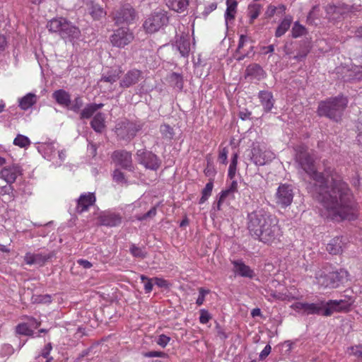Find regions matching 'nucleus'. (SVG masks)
<instances>
[{"mask_svg":"<svg viewBox=\"0 0 362 362\" xmlns=\"http://www.w3.org/2000/svg\"><path fill=\"white\" fill-rule=\"evenodd\" d=\"M258 98L265 112H269L274 107L275 100L272 92L261 90L258 93Z\"/></svg>","mask_w":362,"mask_h":362,"instance_id":"6ab92c4d","label":"nucleus"},{"mask_svg":"<svg viewBox=\"0 0 362 362\" xmlns=\"http://www.w3.org/2000/svg\"><path fill=\"white\" fill-rule=\"evenodd\" d=\"M347 104L348 100L343 95L329 98L319 103L317 113L320 117H325L338 122L341 120Z\"/></svg>","mask_w":362,"mask_h":362,"instance_id":"7ed1b4c3","label":"nucleus"},{"mask_svg":"<svg viewBox=\"0 0 362 362\" xmlns=\"http://www.w3.org/2000/svg\"><path fill=\"white\" fill-rule=\"evenodd\" d=\"M22 173V169L20 165L13 164L6 166L0 171V178L5 180L8 184L13 183L17 177Z\"/></svg>","mask_w":362,"mask_h":362,"instance_id":"dca6fc26","label":"nucleus"},{"mask_svg":"<svg viewBox=\"0 0 362 362\" xmlns=\"http://www.w3.org/2000/svg\"><path fill=\"white\" fill-rule=\"evenodd\" d=\"M209 291H206L204 290V288H200L199 290V296L197 299V301H196V303L198 305H201L203 304L204 301V297H205V295L206 293H208Z\"/></svg>","mask_w":362,"mask_h":362,"instance_id":"680f3d73","label":"nucleus"},{"mask_svg":"<svg viewBox=\"0 0 362 362\" xmlns=\"http://www.w3.org/2000/svg\"><path fill=\"white\" fill-rule=\"evenodd\" d=\"M134 38L132 32L127 28H120L116 30L110 36V41L113 46L124 47L129 45Z\"/></svg>","mask_w":362,"mask_h":362,"instance_id":"1a4fd4ad","label":"nucleus"},{"mask_svg":"<svg viewBox=\"0 0 362 362\" xmlns=\"http://www.w3.org/2000/svg\"><path fill=\"white\" fill-rule=\"evenodd\" d=\"M120 74L121 71L119 69L111 70L107 74H103L101 81L112 83L119 78Z\"/></svg>","mask_w":362,"mask_h":362,"instance_id":"e433bc0d","label":"nucleus"},{"mask_svg":"<svg viewBox=\"0 0 362 362\" xmlns=\"http://www.w3.org/2000/svg\"><path fill=\"white\" fill-rule=\"evenodd\" d=\"M77 263L82 266L83 268L85 269H89L92 267V264L91 262H90L89 261L86 260V259H78L77 261Z\"/></svg>","mask_w":362,"mask_h":362,"instance_id":"338daca9","label":"nucleus"},{"mask_svg":"<svg viewBox=\"0 0 362 362\" xmlns=\"http://www.w3.org/2000/svg\"><path fill=\"white\" fill-rule=\"evenodd\" d=\"M170 81L173 83V86L178 88L179 90H182L183 88V79L182 77L177 74L173 73L170 76Z\"/></svg>","mask_w":362,"mask_h":362,"instance_id":"49530a36","label":"nucleus"},{"mask_svg":"<svg viewBox=\"0 0 362 362\" xmlns=\"http://www.w3.org/2000/svg\"><path fill=\"white\" fill-rule=\"evenodd\" d=\"M327 14L329 20H338L344 13V10L334 5H329L326 8Z\"/></svg>","mask_w":362,"mask_h":362,"instance_id":"7c9ffc66","label":"nucleus"},{"mask_svg":"<svg viewBox=\"0 0 362 362\" xmlns=\"http://www.w3.org/2000/svg\"><path fill=\"white\" fill-rule=\"evenodd\" d=\"M262 6L258 4H254L249 5L248 6V15L250 18V23H252L255 19H256L261 11Z\"/></svg>","mask_w":362,"mask_h":362,"instance_id":"58836bf2","label":"nucleus"},{"mask_svg":"<svg viewBox=\"0 0 362 362\" xmlns=\"http://www.w3.org/2000/svg\"><path fill=\"white\" fill-rule=\"evenodd\" d=\"M293 199V188L287 184H281L277 189L276 193V204L282 207H286L291 205Z\"/></svg>","mask_w":362,"mask_h":362,"instance_id":"f8f14e48","label":"nucleus"},{"mask_svg":"<svg viewBox=\"0 0 362 362\" xmlns=\"http://www.w3.org/2000/svg\"><path fill=\"white\" fill-rule=\"evenodd\" d=\"M103 107V103H89L80 112V119H89L99 109Z\"/></svg>","mask_w":362,"mask_h":362,"instance_id":"bb28decb","label":"nucleus"},{"mask_svg":"<svg viewBox=\"0 0 362 362\" xmlns=\"http://www.w3.org/2000/svg\"><path fill=\"white\" fill-rule=\"evenodd\" d=\"M136 160L146 169L151 170H157L161 164V160L156 154L146 149L137 150Z\"/></svg>","mask_w":362,"mask_h":362,"instance_id":"0eeeda50","label":"nucleus"},{"mask_svg":"<svg viewBox=\"0 0 362 362\" xmlns=\"http://www.w3.org/2000/svg\"><path fill=\"white\" fill-rule=\"evenodd\" d=\"M297 168L302 170L314 181L310 192L322 206L321 215L333 221L354 220L358 217L356 203L348 185L340 179L325 177L317 171L314 156L305 146L295 148Z\"/></svg>","mask_w":362,"mask_h":362,"instance_id":"f257e3e1","label":"nucleus"},{"mask_svg":"<svg viewBox=\"0 0 362 362\" xmlns=\"http://www.w3.org/2000/svg\"><path fill=\"white\" fill-rule=\"evenodd\" d=\"M232 263L234 265V272L238 275L250 279L255 276L253 270L243 261H233Z\"/></svg>","mask_w":362,"mask_h":362,"instance_id":"5701e85b","label":"nucleus"},{"mask_svg":"<svg viewBox=\"0 0 362 362\" xmlns=\"http://www.w3.org/2000/svg\"><path fill=\"white\" fill-rule=\"evenodd\" d=\"M112 158L113 160L122 168L134 170L132 164V153L126 150H119L113 152Z\"/></svg>","mask_w":362,"mask_h":362,"instance_id":"4468645a","label":"nucleus"},{"mask_svg":"<svg viewBox=\"0 0 362 362\" xmlns=\"http://www.w3.org/2000/svg\"><path fill=\"white\" fill-rule=\"evenodd\" d=\"M113 178H114L115 181H116L117 182H120V183L126 182V180H125L124 173L118 170H115L114 175H113Z\"/></svg>","mask_w":362,"mask_h":362,"instance_id":"052dcab7","label":"nucleus"},{"mask_svg":"<svg viewBox=\"0 0 362 362\" xmlns=\"http://www.w3.org/2000/svg\"><path fill=\"white\" fill-rule=\"evenodd\" d=\"M217 8V4L214 2L209 4L208 6L205 7L204 11H203V15L206 16H208L211 12L216 10Z\"/></svg>","mask_w":362,"mask_h":362,"instance_id":"69168bd1","label":"nucleus"},{"mask_svg":"<svg viewBox=\"0 0 362 362\" xmlns=\"http://www.w3.org/2000/svg\"><path fill=\"white\" fill-rule=\"evenodd\" d=\"M238 158V153H235L233 155V157H232V159L230 161V164L229 165V169H228V177L230 180L233 179V177H235V173H236Z\"/></svg>","mask_w":362,"mask_h":362,"instance_id":"a18cd8bd","label":"nucleus"},{"mask_svg":"<svg viewBox=\"0 0 362 362\" xmlns=\"http://www.w3.org/2000/svg\"><path fill=\"white\" fill-rule=\"evenodd\" d=\"M351 354L356 356L358 359L362 360V345H357L351 348Z\"/></svg>","mask_w":362,"mask_h":362,"instance_id":"5fc2aeb1","label":"nucleus"},{"mask_svg":"<svg viewBox=\"0 0 362 362\" xmlns=\"http://www.w3.org/2000/svg\"><path fill=\"white\" fill-rule=\"evenodd\" d=\"M344 245V238L343 237H335L327 245L326 250L331 255H339L342 252Z\"/></svg>","mask_w":362,"mask_h":362,"instance_id":"aec40b11","label":"nucleus"},{"mask_svg":"<svg viewBox=\"0 0 362 362\" xmlns=\"http://www.w3.org/2000/svg\"><path fill=\"white\" fill-rule=\"evenodd\" d=\"M117 134L124 140H131L141 129V126L130 122H123L118 124Z\"/></svg>","mask_w":362,"mask_h":362,"instance_id":"9b49d317","label":"nucleus"},{"mask_svg":"<svg viewBox=\"0 0 362 362\" xmlns=\"http://www.w3.org/2000/svg\"><path fill=\"white\" fill-rule=\"evenodd\" d=\"M153 281L154 284L158 286L160 288H165L168 286V282L165 279H160V278H153Z\"/></svg>","mask_w":362,"mask_h":362,"instance_id":"e2e57ef3","label":"nucleus"},{"mask_svg":"<svg viewBox=\"0 0 362 362\" xmlns=\"http://www.w3.org/2000/svg\"><path fill=\"white\" fill-rule=\"evenodd\" d=\"M308 303L296 302L291 305V308L297 312L302 311L305 315Z\"/></svg>","mask_w":362,"mask_h":362,"instance_id":"603ef678","label":"nucleus"},{"mask_svg":"<svg viewBox=\"0 0 362 362\" xmlns=\"http://www.w3.org/2000/svg\"><path fill=\"white\" fill-rule=\"evenodd\" d=\"M353 303L354 300L352 298L347 296L339 300H329L326 301L327 307L324 316L329 317L334 313L347 312L349 310Z\"/></svg>","mask_w":362,"mask_h":362,"instance_id":"6e6552de","label":"nucleus"},{"mask_svg":"<svg viewBox=\"0 0 362 362\" xmlns=\"http://www.w3.org/2000/svg\"><path fill=\"white\" fill-rule=\"evenodd\" d=\"M95 202V197L93 193L81 194L78 199L76 211L83 213L88 209Z\"/></svg>","mask_w":362,"mask_h":362,"instance_id":"a211bd4d","label":"nucleus"},{"mask_svg":"<svg viewBox=\"0 0 362 362\" xmlns=\"http://www.w3.org/2000/svg\"><path fill=\"white\" fill-rule=\"evenodd\" d=\"M249 40V38L245 35H241L240 37V40H239V42H238V48H237V54H238V56L237 57V60L238 61H241L243 60L245 57H247L250 52L247 51L246 52H241V49H243V47H244L245 44Z\"/></svg>","mask_w":362,"mask_h":362,"instance_id":"f704fd0d","label":"nucleus"},{"mask_svg":"<svg viewBox=\"0 0 362 362\" xmlns=\"http://www.w3.org/2000/svg\"><path fill=\"white\" fill-rule=\"evenodd\" d=\"M170 338L165 334H160L158 337V340L156 341L157 344L162 346L163 348L165 347L168 342L170 341Z\"/></svg>","mask_w":362,"mask_h":362,"instance_id":"13d9d810","label":"nucleus"},{"mask_svg":"<svg viewBox=\"0 0 362 362\" xmlns=\"http://www.w3.org/2000/svg\"><path fill=\"white\" fill-rule=\"evenodd\" d=\"M99 221L101 225L114 227L121 223L122 217L119 214L107 213L100 216Z\"/></svg>","mask_w":362,"mask_h":362,"instance_id":"412c9836","label":"nucleus"},{"mask_svg":"<svg viewBox=\"0 0 362 362\" xmlns=\"http://www.w3.org/2000/svg\"><path fill=\"white\" fill-rule=\"evenodd\" d=\"M226 4L227 8L225 13V20L226 24H228V21L233 20L235 18L238 2L235 0H227Z\"/></svg>","mask_w":362,"mask_h":362,"instance_id":"c756f323","label":"nucleus"},{"mask_svg":"<svg viewBox=\"0 0 362 362\" xmlns=\"http://www.w3.org/2000/svg\"><path fill=\"white\" fill-rule=\"evenodd\" d=\"M348 273L344 269L339 271L326 273L323 271H319L316 274L317 284L323 288H337L342 284L344 279H347Z\"/></svg>","mask_w":362,"mask_h":362,"instance_id":"39448f33","label":"nucleus"},{"mask_svg":"<svg viewBox=\"0 0 362 362\" xmlns=\"http://www.w3.org/2000/svg\"><path fill=\"white\" fill-rule=\"evenodd\" d=\"M327 307L325 300H318L315 303L307 304L305 315H318L324 316Z\"/></svg>","mask_w":362,"mask_h":362,"instance_id":"4be33fe9","label":"nucleus"},{"mask_svg":"<svg viewBox=\"0 0 362 362\" xmlns=\"http://www.w3.org/2000/svg\"><path fill=\"white\" fill-rule=\"evenodd\" d=\"M271 350H272L271 346L269 345V344L267 345L264 348V349L262 351V352L260 353V354H259V359L260 360L265 359L269 356V354H270Z\"/></svg>","mask_w":362,"mask_h":362,"instance_id":"0e129e2a","label":"nucleus"},{"mask_svg":"<svg viewBox=\"0 0 362 362\" xmlns=\"http://www.w3.org/2000/svg\"><path fill=\"white\" fill-rule=\"evenodd\" d=\"M137 16L136 12L130 4H124L114 13V20L117 25L130 23Z\"/></svg>","mask_w":362,"mask_h":362,"instance_id":"9d476101","label":"nucleus"},{"mask_svg":"<svg viewBox=\"0 0 362 362\" xmlns=\"http://www.w3.org/2000/svg\"><path fill=\"white\" fill-rule=\"evenodd\" d=\"M160 132L163 137L169 141L173 139L175 135L173 128L167 124L160 125Z\"/></svg>","mask_w":362,"mask_h":362,"instance_id":"4c0bfd02","label":"nucleus"},{"mask_svg":"<svg viewBox=\"0 0 362 362\" xmlns=\"http://www.w3.org/2000/svg\"><path fill=\"white\" fill-rule=\"evenodd\" d=\"M211 318V316L207 310L204 309L200 310L199 322L201 323L206 324L209 321Z\"/></svg>","mask_w":362,"mask_h":362,"instance_id":"6e6d98bb","label":"nucleus"},{"mask_svg":"<svg viewBox=\"0 0 362 362\" xmlns=\"http://www.w3.org/2000/svg\"><path fill=\"white\" fill-rule=\"evenodd\" d=\"M276 6H272V5H269V6L267 7V11H266V15H267L268 17L271 18V17H272V16L274 15V13H275V12H276Z\"/></svg>","mask_w":362,"mask_h":362,"instance_id":"774afa93","label":"nucleus"},{"mask_svg":"<svg viewBox=\"0 0 362 362\" xmlns=\"http://www.w3.org/2000/svg\"><path fill=\"white\" fill-rule=\"evenodd\" d=\"M177 47L182 57H187L190 51V42L188 38L180 37L177 41Z\"/></svg>","mask_w":362,"mask_h":362,"instance_id":"473e14b6","label":"nucleus"},{"mask_svg":"<svg viewBox=\"0 0 362 362\" xmlns=\"http://www.w3.org/2000/svg\"><path fill=\"white\" fill-rule=\"evenodd\" d=\"M52 98L60 105L67 107L71 105V95L67 91L63 89L55 90L52 93Z\"/></svg>","mask_w":362,"mask_h":362,"instance_id":"b1692460","label":"nucleus"},{"mask_svg":"<svg viewBox=\"0 0 362 362\" xmlns=\"http://www.w3.org/2000/svg\"><path fill=\"white\" fill-rule=\"evenodd\" d=\"M143 78L142 71L136 69L129 70L120 81V86L129 88L137 83Z\"/></svg>","mask_w":362,"mask_h":362,"instance_id":"f3484780","label":"nucleus"},{"mask_svg":"<svg viewBox=\"0 0 362 362\" xmlns=\"http://www.w3.org/2000/svg\"><path fill=\"white\" fill-rule=\"evenodd\" d=\"M168 6L172 10L182 13L184 12L188 6V0H168Z\"/></svg>","mask_w":362,"mask_h":362,"instance_id":"c85d7f7f","label":"nucleus"},{"mask_svg":"<svg viewBox=\"0 0 362 362\" xmlns=\"http://www.w3.org/2000/svg\"><path fill=\"white\" fill-rule=\"evenodd\" d=\"M54 256L53 252L31 253L27 252L24 256V262L28 265H38L42 267Z\"/></svg>","mask_w":362,"mask_h":362,"instance_id":"2eb2a0df","label":"nucleus"},{"mask_svg":"<svg viewBox=\"0 0 362 362\" xmlns=\"http://www.w3.org/2000/svg\"><path fill=\"white\" fill-rule=\"evenodd\" d=\"M129 252L132 255L136 258L144 259L147 256L146 247H138L135 244H132L129 247Z\"/></svg>","mask_w":362,"mask_h":362,"instance_id":"c9c22d12","label":"nucleus"},{"mask_svg":"<svg viewBox=\"0 0 362 362\" xmlns=\"http://www.w3.org/2000/svg\"><path fill=\"white\" fill-rule=\"evenodd\" d=\"M235 192H230V190L227 188L225 190H223L220 194V202H224L227 198L234 199Z\"/></svg>","mask_w":362,"mask_h":362,"instance_id":"4d7b16f0","label":"nucleus"},{"mask_svg":"<svg viewBox=\"0 0 362 362\" xmlns=\"http://www.w3.org/2000/svg\"><path fill=\"white\" fill-rule=\"evenodd\" d=\"M273 158L274 154L260 146H254L252 149V160L257 165H264Z\"/></svg>","mask_w":362,"mask_h":362,"instance_id":"ddd939ff","label":"nucleus"},{"mask_svg":"<svg viewBox=\"0 0 362 362\" xmlns=\"http://www.w3.org/2000/svg\"><path fill=\"white\" fill-rule=\"evenodd\" d=\"M304 27L298 23V22H295L293 27L292 28V35L293 37H298L303 34Z\"/></svg>","mask_w":362,"mask_h":362,"instance_id":"09e8293b","label":"nucleus"},{"mask_svg":"<svg viewBox=\"0 0 362 362\" xmlns=\"http://www.w3.org/2000/svg\"><path fill=\"white\" fill-rule=\"evenodd\" d=\"M213 187H214V185H213L212 181L209 182L206 185L205 187L202 189V196L199 199V204L204 203L208 199V198L211 196V192L213 189Z\"/></svg>","mask_w":362,"mask_h":362,"instance_id":"37998d69","label":"nucleus"},{"mask_svg":"<svg viewBox=\"0 0 362 362\" xmlns=\"http://www.w3.org/2000/svg\"><path fill=\"white\" fill-rule=\"evenodd\" d=\"M16 332L18 334L32 336L33 330L30 327L27 323H21L16 327Z\"/></svg>","mask_w":362,"mask_h":362,"instance_id":"a19ab883","label":"nucleus"},{"mask_svg":"<svg viewBox=\"0 0 362 362\" xmlns=\"http://www.w3.org/2000/svg\"><path fill=\"white\" fill-rule=\"evenodd\" d=\"M37 101V97L33 93H29L19 99L18 106L23 110H27Z\"/></svg>","mask_w":362,"mask_h":362,"instance_id":"a878e982","label":"nucleus"},{"mask_svg":"<svg viewBox=\"0 0 362 362\" xmlns=\"http://www.w3.org/2000/svg\"><path fill=\"white\" fill-rule=\"evenodd\" d=\"M52 349L51 343H48L45 348L42 349L41 354L38 356L40 358V356L45 358L47 359L46 362H51V361L53 359L52 357L49 358V353Z\"/></svg>","mask_w":362,"mask_h":362,"instance_id":"8fccbe9b","label":"nucleus"},{"mask_svg":"<svg viewBox=\"0 0 362 362\" xmlns=\"http://www.w3.org/2000/svg\"><path fill=\"white\" fill-rule=\"evenodd\" d=\"M168 17L167 13L163 10H158L151 13L144 21L143 27L146 33H154L160 28L167 25Z\"/></svg>","mask_w":362,"mask_h":362,"instance_id":"423d86ee","label":"nucleus"},{"mask_svg":"<svg viewBox=\"0 0 362 362\" xmlns=\"http://www.w3.org/2000/svg\"><path fill=\"white\" fill-rule=\"evenodd\" d=\"M13 144L21 148H27L30 145V141L28 137L18 134L13 140Z\"/></svg>","mask_w":362,"mask_h":362,"instance_id":"ea45409f","label":"nucleus"},{"mask_svg":"<svg viewBox=\"0 0 362 362\" xmlns=\"http://www.w3.org/2000/svg\"><path fill=\"white\" fill-rule=\"evenodd\" d=\"M44 156L47 159H51L52 154L56 151L54 143H46L41 146Z\"/></svg>","mask_w":362,"mask_h":362,"instance_id":"c03bdc74","label":"nucleus"},{"mask_svg":"<svg viewBox=\"0 0 362 362\" xmlns=\"http://www.w3.org/2000/svg\"><path fill=\"white\" fill-rule=\"evenodd\" d=\"M228 153V151L227 148H226V147L223 148L220 151L218 158V161L220 163L225 164V165L227 163Z\"/></svg>","mask_w":362,"mask_h":362,"instance_id":"864d4df0","label":"nucleus"},{"mask_svg":"<svg viewBox=\"0 0 362 362\" xmlns=\"http://www.w3.org/2000/svg\"><path fill=\"white\" fill-rule=\"evenodd\" d=\"M90 126L96 132L101 133L105 127L104 114L97 113L90 122Z\"/></svg>","mask_w":362,"mask_h":362,"instance_id":"cd10ccee","label":"nucleus"},{"mask_svg":"<svg viewBox=\"0 0 362 362\" xmlns=\"http://www.w3.org/2000/svg\"><path fill=\"white\" fill-rule=\"evenodd\" d=\"M292 17L290 16H286L281 21L280 25L276 28L275 36L279 37L285 34V33L289 29L292 23Z\"/></svg>","mask_w":362,"mask_h":362,"instance_id":"2f4dec72","label":"nucleus"},{"mask_svg":"<svg viewBox=\"0 0 362 362\" xmlns=\"http://www.w3.org/2000/svg\"><path fill=\"white\" fill-rule=\"evenodd\" d=\"M144 356L147 358H153V357H164L166 354L163 351H151L145 352L143 354Z\"/></svg>","mask_w":362,"mask_h":362,"instance_id":"bf43d9fd","label":"nucleus"},{"mask_svg":"<svg viewBox=\"0 0 362 362\" xmlns=\"http://www.w3.org/2000/svg\"><path fill=\"white\" fill-rule=\"evenodd\" d=\"M90 15L94 20H100L104 17L106 14L103 8L98 4L91 3L90 6L88 8Z\"/></svg>","mask_w":362,"mask_h":362,"instance_id":"72a5a7b5","label":"nucleus"},{"mask_svg":"<svg viewBox=\"0 0 362 362\" xmlns=\"http://www.w3.org/2000/svg\"><path fill=\"white\" fill-rule=\"evenodd\" d=\"M141 280L144 284V290L146 293H150L153 289L154 284L153 279H149L144 275L141 276Z\"/></svg>","mask_w":362,"mask_h":362,"instance_id":"de8ad7c7","label":"nucleus"},{"mask_svg":"<svg viewBox=\"0 0 362 362\" xmlns=\"http://www.w3.org/2000/svg\"><path fill=\"white\" fill-rule=\"evenodd\" d=\"M50 32L58 33L64 40L74 43L81 37L79 28L63 18H54L48 22Z\"/></svg>","mask_w":362,"mask_h":362,"instance_id":"20e7f679","label":"nucleus"},{"mask_svg":"<svg viewBox=\"0 0 362 362\" xmlns=\"http://www.w3.org/2000/svg\"><path fill=\"white\" fill-rule=\"evenodd\" d=\"M156 207H152L147 213L141 216H137L136 219L139 221H144L148 218H153L156 216Z\"/></svg>","mask_w":362,"mask_h":362,"instance_id":"3c124183","label":"nucleus"},{"mask_svg":"<svg viewBox=\"0 0 362 362\" xmlns=\"http://www.w3.org/2000/svg\"><path fill=\"white\" fill-rule=\"evenodd\" d=\"M246 75L257 81L262 80L265 77V72L263 69L257 64H252L246 68Z\"/></svg>","mask_w":362,"mask_h":362,"instance_id":"393cba45","label":"nucleus"},{"mask_svg":"<svg viewBox=\"0 0 362 362\" xmlns=\"http://www.w3.org/2000/svg\"><path fill=\"white\" fill-rule=\"evenodd\" d=\"M83 105V101L82 97L78 95L74 99L72 102L71 101V105L67 107V108L76 113H78L80 112Z\"/></svg>","mask_w":362,"mask_h":362,"instance_id":"79ce46f5","label":"nucleus"},{"mask_svg":"<svg viewBox=\"0 0 362 362\" xmlns=\"http://www.w3.org/2000/svg\"><path fill=\"white\" fill-rule=\"evenodd\" d=\"M247 228L252 236L264 243H272L281 236L277 219L262 208H258L247 216Z\"/></svg>","mask_w":362,"mask_h":362,"instance_id":"f03ea898","label":"nucleus"}]
</instances>
